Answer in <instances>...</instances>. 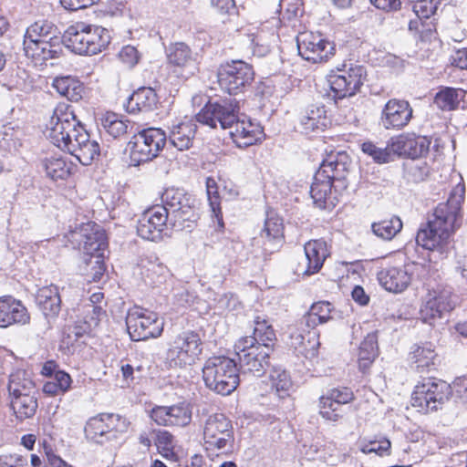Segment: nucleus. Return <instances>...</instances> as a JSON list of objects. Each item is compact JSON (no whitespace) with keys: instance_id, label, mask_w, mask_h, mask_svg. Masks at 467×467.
Segmentation results:
<instances>
[{"instance_id":"obj_1","label":"nucleus","mask_w":467,"mask_h":467,"mask_svg":"<svg viewBox=\"0 0 467 467\" xmlns=\"http://www.w3.org/2000/svg\"><path fill=\"white\" fill-rule=\"evenodd\" d=\"M465 187L458 183L451 192L446 202L438 204L424 228H420L416 236L419 245L431 251L441 249L451 234L458 226L462 203L464 200Z\"/></svg>"},{"instance_id":"obj_2","label":"nucleus","mask_w":467,"mask_h":467,"mask_svg":"<svg viewBox=\"0 0 467 467\" xmlns=\"http://www.w3.org/2000/svg\"><path fill=\"white\" fill-rule=\"evenodd\" d=\"M62 41L73 52L90 56L105 49L110 36L109 31L101 26L78 22L67 28Z\"/></svg>"},{"instance_id":"obj_3","label":"nucleus","mask_w":467,"mask_h":467,"mask_svg":"<svg viewBox=\"0 0 467 467\" xmlns=\"http://www.w3.org/2000/svg\"><path fill=\"white\" fill-rule=\"evenodd\" d=\"M338 157H342V155H329L323 161L314 175L310 194L314 202L319 207H326L334 182L339 183L341 187H346L345 179L348 168L345 162L338 161Z\"/></svg>"},{"instance_id":"obj_4","label":"nucleus","mask_w":467,"mask_h":467,"mask_svg":"<svg viewBox=\"0 0 467 467\" xmlns=\"http://www.w3.org/2000/svg\"><path fill=\"white\" fill-rule=\"evenodd\" d=\"M237 366L224 356L209 358L202 368L205 385L221 395L231 394L239 384Z\"/></svg>"},{"instance_id":"obj_5","label":"nucleus","mask_w":467,"mask_h":467,"mask_svg":"<svg viewBox=\"0 0 467 467\" xmlns=\"http://www.w3.org/2000/svg\"><path fill=\"white\" fill-rule=\"evenodd\" d=\"M202 435L204 448L210 455H227L234 451V428L223 414L210 415L204 422Z\"/></svg>"},{"instance_id":"obj_6","label":"nucleus","mask_w":467,"mask_h":467,"mask_svg":"<svg viewBox=\"0 0 467 467\" xmlns=\"http://www.w3.org/2000/svg\"><path fill=\"white\" fill-rule=\"evenodd\" d=\"M202 351L199 334L184 331L177 335L170 343L164 363L169 368H187L199 359Z\"/></svg>"},{"instance_id":"obj_7","label":"nucleus","mask_w":467,"mask_h":467,"mask_svg":"<svg viewBox=\"0 0 467 467\" xmlns=\"http://www.w3.org/2000/svg\"><path fill=\"white\" fill-rule=\"evenodd\" d=\"M451 394V385L446 381L427 378L419 382L412 392L411 405L422 413L441 409Z\"/></svg>"},{"instance_id":"obj_8","label":"nucleus","mask_w":467,"mask_h":467,"mask_svg":"<svg viewBox=\"0 0 467 467\" xmlns=\"http://www.w3.org/2000/svg\"><path fill=\"white\" fill-rule=\"evenodd\" d=\"M83 127L76 119L73 109L64 103L58 104L47 124V137L57 148L66 150L72 142L70 135H77Z\"/></svg>"},{"instance_id":"obj_9","label":"nucleus","mask_w":467,"mask_h":467,"mask_svg":"<svg viewBox=\"0 0 467 467\" xmlns=\"http://www.w3.org/2000/svg\"><path fill=\"white\" fill-rule=\"evenodd\" d=\"M240 370L244 375L261 377L269 366L270 346L255 344V339L243 337L234 344Z\"/></svg>"},{"instance_id":"obj_10","label":"nucleus","mask_w":467,"mask_h":467,"mask_svg":"<svg viewBox=\"0 0 467 467\" xmlns=\"http://www.w3.org/2000/svg\"><path fill=\"white\" fill-rule=\"evenodd\" d=\"M167 140L159 128H148L135 134L129 142L130 164L139 166L158 156Z\"/></svg>"},{"instance_id":"obj_11","label":"nucleus","mask_w":467,"mask_h":467,"mask_svg":"<svg viewBox=\"0 0 467 467\" xmlns=\"http://www.w3.org/2000/svg\"><path fill=\"white\" fill-rule=\"evenodd\" d=\"M127 329L133 341L159 337L163 331V321L155 312L134 307L126 317Z\"/></svg>"},{"instance_id":"obj_12","label":"nucleus","mask_w":467,"mask_h":467,"mask_svg":"<svg viewBox=\"0 0 467 467\" xmlns=\"http://www.w3.org/2000/svg\"><path fill=\"white\" fill-rule=\"evenodd\" d=\"M254 76L251 65L243 60H233L219 67L218 83L230 95H237L252 84Z\"/></svg>"},{"instance_id":"obj_13","label":"nucleus","mask_w":467,"mask_h":467,"mask_svg":"<svg viewBox=\"0 0 467 467\" xmlns=\"http://www.w3.org/2000/svg\"><path fill=\"white\" fill-rule=\"evenodd\" d=\"M162 206L173 218L174 224L182 226L185 222L192 223L198 218L195 208V200L181 189L169 188L161 196Z\"/></svg>"},{"instance_id":"obj_14","label":"nucleus","mask_w":467,"mask_h":467,"mask_svg":"<svg viewBox=\"0 0 467 467\" xmlns=\"http://www.w3.org/2000/svg\"><path fill=\"white\" fill-rule=\"evenodd\" d=\"M296 45L299 56L311 63L326 62L335 51L334 44L319 33H299L296 36Z\"/></svg>"},{"instance_id":"obj_15","label":"nucleus","mask_w":467,"mask_h":467,"mask_svg":"<svg viewBox=\"0 0 467 467\" xmlns=\"http://www.w3.org/2000/svg\"><path fill=\"white\" fill-rule=\"evenodd\" d=\"M365 78L362 66H351L348 69H339L327 76V82L334 97L343 99L351 97L360 88Z\"/></svg>"},{"instance_id":"obj_16","label":"nucleus","mask_w":467,"mask_h":467,"mask_svg":"<svg viewBox=\"0 0 467 467\" xmlns=\"http://www.w3.org/2000/svg\"><path fill=\"white\" fill-rule=\"evenodd\" d=\"M455 304L450 288L437 287L429 290L420 306L421 318L426 323H431L451 311Z\"/></svg>"},{"instance_id":"obj_17","label":"nucleus","mask_w":467,"mask_h":467,"mask_svg":"<svg viewBox=\"0 0 467 467\" xmlns=\"http://www.w3.org/2000/svg\"><path fill=\"white\" fill-rule=\"evenodd\" d=\"M74 242L78 243L83 253L91 257L103 255L108 246L104 230L95 223H87L71 234Z\"/></svg>"},{"instance_id":"obj_18","label":"nucleus","mask_w":467,"mask_h":467,"mask_svg":"<svg viewBox=\"0 0 467 467\" xmlns=\"http://www.w3.org/2000/svg\"><path fill=\"white\" fill-rule=\"evenodd\" d=\"M169 217V212L162 205L158 204L147 209L138 221V234L149 241L161 240Z\"/></svg>"},{"instance_id":"obj_19","label":"nucleus","mask_w":467,"mask_h":467,"mask_svg":"<svg viewBox=\"0 0 467 467\" xmlns=\"http://www.w3.org/2000/svg\"><path fill=\"white\" fill-rule=\"evenodd\" d=\"M236 109L237 106L231 102H209L196 115V119L211 128H216L219 124L223 130L231 129L238 117Z\"/></svg>"},{"instance_id":"obj_20","label":"nucleus","mask_w":467,"mask_h":467,"mask_svg":"<svg viewBox=\"0 0 467 467\" xmlns=\"http://www.w3.org/2000/svg\"><path fill=\"white\" fill-rule=\"evenodd\" d=\"M283 236V219L275 212L268 211L264 227L254 238V246L261 248L265 254H272L281 246Z\"/></svg>"},{"instance_id":"obj_21","label":"nucleus","mask_w":467,"mask_h":467,"mask_svg":"<svg viewBox=\"0 0 467 467\" xmlns=\"http://www.w3.org/2000/svg\"><path fill=\"white\" fill-rule=\"evenodd\" d=\"M431 144V137L415 132H404L392 138L389 146L393 153L417 159L428 154Z\"/></svg>"},{"instance_id":"obj_22","label":"nucleus","mask_w":467,"mask_h":467,"mask_svg":"<svg viewBox=\"0 0 467 467\" xmlns=\"http://www.w3.org/2000/svg\"><path fill=\"white\" fill-rule=\"evenodd\" d=\"M150 418L158 425L186 427L192 419V407L187 401L171 406H158L151 410Z\"/></svg>"},{"instance_id":"obj_23","label":"nucleus","mask_w":467,"mask_h":467,"mask_svg":"<svg viewBox=\"0 0 467 467\" xmlns=\"http://www.w3.org/2000/svg\"><path fill=\"white\" fill-rule=\"evenodd\" d=\"M413 109L404 99H391L382 109L380 124L386 130H401L409 124Z\"/></svg>"},{"instance_id":"obj_24","label":"nucleus","mask_w":467,"mask_h":467,"mask_svg":"<svg viewBox=\"0 0 467 467\" xmlns=\"http://www.w3.org/2000/svg\"><path fill=\"white\" fill-rule=\"evenodd\" d=\"M416 265L389 266L378 274V280L382 287L392 293H401L408 288L412 280Z\"/></svg>"},{"instance_id":"obj_25","label":"nucleus","mask_w":467,"mask_h":467,"mask_svg":"<svg viewBox=\"0 0 467 467\" xmlns=\"http://www.w3.org/2000/svg\"><path fill=\"white\" fill-rule=\"evenodd\" d=\"M167 58L172 71L184 78H188L198 71L197 58L184 43L171 46Z\"/></svg>"},{"instance_id":"obj_26","label":"nucleus","mask_w":467,"mask_h":467,"mask_svg":"<svg viewBox=\"0 0 467 467\" xmlns=\"http://www.w3.org/2000/svg\"><path fill=\"white\" fill-rule=\"evenodd\" d=\"M305 257L296 267L297 274L310 275L317 273L329 255L326 241L317 239L307 242L304 246Z\"/></svg>"},{"instance_id":"obj_27","label":"nucleus","mask_w":467,"mask_h":467,"mask_svg":"<svg viewBox=\"0 0 467 467\" xmlns=\"http://www.w3.org/2000/svg\"><path fill=\"white\" fill-rule=\"evenodd\" d=\"M230 136L239 148L255 144L263 139V128L245 115L238 116L230 129Z\"/></svg>"},{"instance_id":"obj_28","label":"nucleus","mask_w":467,"mask_h":467,"mask_svg":"<svg viewBox=\"0 0 467 467\" xmlns=\"http://www.w3.org/2000/svg\"><path fill=\"white\" fill-rule=\"evenodd\" d=\"M354 399L348 388L332 389L319 400V413L327 420L337 421L341 417L340 407Z\"/></svg>"},{"instance_id":"obj_29","label":"nucleus","mask_w":467,"mask_h":467,"mask_svg":"<svg viewBox=\"0 0 467 467\" xmlns=\"http://www.w3.org/2000/svg\"><path fill=\"white\" fill-rule=\"evenodd\" d=\"M66 150L75 156L83 165H89L100 152L97 140H90L89 134L83 127L78 128L74 140Z\"/></svg>"},{"instance_id":"obj_30","label":"nucleus","mask_w":467,"mask_h":467,"mask_svg":"<svg viewBox=\"0 0 467 467\" xmlns=\"http://www.w3.org/2000/svg\"><path fill=\"white\" fill-rule=\"evenodd\" d=\"M24 50L26 56L30 57L35 64H42L48 59L57 58L62 53V43L60 38H53L51 41L24 40Z\"/></svg>"},{"instance_id":"obj_31","label":"nucleus","mask_w":467,"mask_h":467,"mask_svg":"<svg viewBox=\"0 0 467 467\" xmlns=\"http://www.w3.org/2000/svg\"><path fill=\"white\" fill-rule=\"evenodd\" d=\"M29 319L27 309L20 301L12 296L0 297V327L25 325Z\"/></svg>"},{"instance_id":"obj_32","label":"nucleus","mask_w":467,"mask_h":467,"mask_svg":"<svg viewBox=\"0 0 467 467\" xmlns=\"http://www.w3.org/2000/svg\"><path fill=\"white\" fill-rule=\"evenodd\" d=\"M158 104V96L151 88H140L134 91L127 99L125 104L129 113L150 112L156 109Z\"/></svg>"},{"instance_id":"obj_33","label":"nucleus","mask_w":467,"mask_h":467,"mask_svg":"<svg viewBox=\"0 0 467 467\" xmlns=\"http://www.w3.org/2000/svg\"><path fill=\"white\" fill-rule=\"evenodd\" d=\"M36 302L46 317H57L61 308L58 287L49 285L39 288L36 295Z\"/></svg>"},{"instance_id":"obj_34","label":"nucleus","mask_w":467,"mask_h":467,"mask_svg":"<svg viewBox=\"0 0 467 467\" xmlns=\"http://www.w3.org/2000/svg\"><path fill=\"white\" fill-rule=\"evenodd\" d=\"M195 132L196 125L192 119H185L172 125L169 135V141L178 150H188L192 145Z\"/></svg>"},{"instance_id":"obj_35","label":"nucleus","mask_w":467,"mask_h":467,"mask_svg":"<svg viewBox=\"0 0 467 467\" xmlns=\"http://www.w3.org/2000/svg\"><path fill=\"white\" fill-rule=\"evenodd\" d=\"M327 123L324 106H311L300 119L302 130L306 134L324 130Z\"/></svg>"},{"instance_id":"obj_36","label":"nucleus","mask_w":467,"mask_h":467,"mask_svg":"<svg viewBox=\"0 0 467 467\" xmlns=\"http://www.w3.org/2000/svg\"><path fill=\"white\" fill-rule=\"evenodd\" d=\"M141 275L151 285H161L171 276L170 270L158 258L141 261Z\"/></svg>"},{"instance_id":"obj_37","label":"nucleus","mask_w":467,"mask_h":467,"mask_svg":"<svg viewBox=\"0 0 467 467\" xmlns=\"http://www.w3.org/2000/svg\"><path fill=\"white\" fill-rule=\"evenodd\" d=\"M52 87L70 101H78L82 99L84 92L83 85L70 76L57 77L53 80Z\"/></svg>"},{"instance_id":"obj_38","label":"nucleus","mask_w":467,"mask_h":467,"mask_svg":"<svg viewBox=\"0 0 467 467\" xmlns=\"http://www.w3.org/2000/svg\"><path fill=\"white\" fill-rule=\"evenodd\" d=\"M8 391L10 397L36 393L29 373L23 369H17L10 375Z\"/></svg>"},{"instance_id":"obj_39","label":"nucleus","mask_w":467,"mask_h":467,"mask_svg":"<svg viewBox=\"0 0 467 467\" xmlns=\"http://www.w3.org/2000/svg\"><path fill=\"white\" fill-rule=\"evenodd\" d=\"M11 409L20 420L32 418L37 409L36 394L11 397Z\"/></svg>"},{"instance_id":"obj_40","label":"nucleus","mask_w":467,"mask_h":467,"mask_svg":"<svg viewBox=\"0 0 467 467\" xmlns=\"http://www.w3.org/2000/svg\"><path fill=\"white\" fill-rule=\"evenodd\" d=\"M378 355V337L376 332L367 335L361 342L358 354V363L361 370H366L374 361Z\"/></svg>"},{"instance_id":"obj_41","label":"nucleus","mask_w":467,"mask_h":467,"mask_svg":"<svg viewBox=\"0 0 467 467\" xmlns=\"http://www.w3.org/2000/svg\"><path fill=\"white\" fill-rule=\"evenodd\" d=\"M331 304L321 301L311 306L309 311L303 317V322L307 327L314 328L331 319Z\"/></svg>"},{"instance_id":"obj_42","label":"nucleus","mask_w":467,"mask_h":467,"mask_svg":"<svg viewBox=\"0 0 467 467\" xmlns=\"http://www.w3.org/2000/svg\"><path fill=\"white\" fill-rule=\"evenodd\" d=\"M47 175L54 181L67 179L72 170V163L64 157H50L43 161Z\"/></svg>"},{"instance_id":"obj_43","label":"nucleus","mask_w":467,"mask_h":467,"mask_svg":"<svg viewBox=\"0 0 467 467\" xmlns=\"http://www.w3.org/2000/svg\"><path fill=\"white\" fill-rule=\"evenodd\" d=\"M410 358L419 372H426L435 366L436 354L431 345L417 346L410 353Z\"/></svg>"},{"instance_id":"obj_44","label":"nucleus","mask_w":467,"mask_h":467,"mask_svg":"<svg viewBox=\"0 0 467 467\" xmlns=\"http://www.w3.org/2000/svg\"><path fill=\"white\" fill-rule=\"evenodd\" d=\"M101 126L105 131L114 139L120 138L128 133L129 128H131L129 120L120 119L113 112L105 113L100 119Z\"/></svg>"},{"instance_id":"obj_45","label":"nucleus","mask_w":467,"mask_h":467,"mask_svg":"<svg viewBox=\"0 0 467 467\" xmlns=\"http://www.w3.org/2000/svg\"><path fill=\"white\" fill-rule=\"evenodd\" d=\"M57 28L53 24L47 21H37L31 25L26 32L24 40L36 41H51L53 38H59L56 36Z\"/></svg>"},{"instance_id":"obj_46","label":"nucleus","mask_w":467,"mask_h":467,"mask_svg":"<svg viewBox=\"0 0 467 467\" xmlns=\"http://www.w3.org/2000/svg\"><path fill=\"white\" fill-rule=\"evenodd\" d=\"M464 96V91L453 88H445L439 91L434 99V103L442 110H453L460 104Z\"/></svg>"},{"instance_id":"obj_47","label":"nucleus","mask_w":467,"mask_h":467,"mask_svg":"<svg viewBox=\"0 0 467 467\" xmlns=\"http://www.w3.org/2000/svg\"><path fill=\"white\" fill-rule=\"evenodd\" d=\"M107 414H99L88 420L85 426V434L87 438L96 441L102 442V438L108 440L109 429L108 420L105 419Z\"/></svg>"},{"instance_id":"obj_48","label":"nucleus","mask_w":467,"mask_h":467,"mask_svg":"<svg viewBox=\"0 0 467 467\" xmlns=\"http://www.w3.org/2000/svg\"><path fill=\"white\" fill-rule=\"evenodd\" d=\"M373 233L383 240H391L401 229L402 222L397 216L374 223L371 226Z\"/></svg>"},{"instance_id":"obj_49","label":"nucleus","mask_w":467,"mask_h":467,"mask_svg":"<svg viewBox=\"0 0 467 467\" xmlns=\"http://www.w3.org/2000/svg\"><path fill=\"white\" fill-rule=\"evenodd\" d=\"M271 389L280 397L285 398L292 387L288 373L281 368H274L270 373Z\"/></svg>"},{"instance_id":"obj_50","label":"nucleus","mask_w":467,"mask_h":467,"mask_svg":"<svg viewBox=\"0 0 467 467\" xmlns=\"http://www.w3.org/2000/svg\"><path fill=\"white\" fill-rule=\"evenodd\" d=\"M250 337L255 339V344L265 347L270 346L269 343L275 340V333L266 319L256 317L254 319V336Z\"/></svg>"},{"instance_id":"obj_51","label":"nucleus","mask_w":467,"mask_h":467,"mask_svg":"<svg viewBox=\"0 0 467 467\" xmlns=\"http://www.w3.org/2000/svg\"><path fill=\"white\" fill-rule=\"evenodd\" d=\"M206 191L208 195L209 203L214 217L217 219L220 226L223 225L222 213L220 209V202L218 196V187L214 179L207 178Z\"/></svg>"},{"instance_id":"obj_52","label":"nucleus","mask_w":467,"mask_h":467,"mask_svg":"<svg viewBox=\"0 0 467 467\" xmlns=\"http://www.w3.org/2000/svg\"><path fill=\"white\" fill-rule=\"evenodd\" d=\"M362 151L370 156L378 163H386L391 160L390 146L386 148H379L370 141H366L361 145Z\"/></svg>"},{"instance_id":"obj_53","label":"nucleus","mask_w":467,"mask_h":467,"mask_svg":"<svg viewBox=\"0 0 467 467\" xmlns=\"http://www.w3.org/2000/svg\"><path fill=\"white\" fill-rule=\"evenodd\" d=\"M105 419L108 420L109 436L108 441L115 440L119 434L128 431L129 421L118 414H107Z\"/></svg>"},{"instance_id":"obj_54","label":"nucleus","mask_w":467,"mask_h":467,"mask_svg":"<svg viewBox=\"0 0 467 467\" xmlns=\"http://www.w3.org/2000/svg\"><path fill=\"white\" fill-rule=\"evenodd\" d=\"M155 442L158 450L164 457L172 458L174 456V437L169 431H158Z\"/></svg>"},{"instance_id":"obj_55","label":"nucleus","mask_w":467,"mask_h":467,"mask_svg":"<svg viewBox=\"0 0 467 467\" xmlns=\"http://www.w3.org/2000/svg\"><path fill=\"white\" fill-rule=\"evenodd\" d=\"M390 441L387 439H381L379 441H370L365 443L361 447L363 453H376L379 456H385L390 454Z\"/></svg>"},{"instance_id":"obj_56","label":"nucleus","mask_w":467,"mask_h":467,"mask_svg":"<svg viewBox=\"0 0 467 467\" xmlns=\"http://www.w3.org/2000/svg\"><path fill=\"white\" fill-rule=\"evenodd\" d=\"M318 335L315 331H308L306 333V341L300 348V353L306 358H313L317 355V349L319 347Z\"/></svg>"},{"instance_id":"obj_57","label":"nucleus","mask_w":467,"mask_h":467,"mask_svg":"<svg viewBox=\"0 0 467 467\" xmlns=\"http://www.w3.org/2000/svg\"><path fill=\"white\" fill-rule=\"evenodd\" d=\"M12 88L29 93L34 88V80L26 70H18L13 79Z\"/></svg>"},{"instance_id":"obj_58","label":"nucleus","mask_w":467,"mask_h":467,"mask_svg":"<svg viewBox=\"0 0 467 467\" xmlns=\"http://www.w3.org/2000/svg\"><path fill=\"white\" fill-rule=\"evenodd\" d=\"M436 10L437 3L434 0H420L413 5V11L419 18H429Z\"/></svg>"},{"instance_id":"obj_59","label":"nucleus","mask_w":467,"mask_h":467,"mask_svg":"<svg viewBox=\"0 0 467 467\" xmlns=\"http://www.w3.org/2000/svg\"><path fill=\"white\" fill-rule=\"evenodd\" d=\"M119 58L127 67H132L139 62L140 54L135 47L127 45L119 52Z\"/></svg>"},{"instance_id":"obj_60","label":"nucleus","mask_w":467,"mask_h":467,"mask_svg":"<svg viewBox=\"0 0 467 467\" xmlns=\"http://www.w3.org/2000/svg\"><path fill=\"white\" fill-rule=\"evenodd\" d=\"M87 315L85 316V323L89 327H95L105 316V311L100 306L88 305Z\"/></svg>"},{"instance_id":"obj_61","label":"nucleus","mask_w":467,"mask_h":467,"mask_svg":"<svg viewBox=\"0 0 467 467\" xmlns=\"http://www.w3.org/2000/svg\"><path fill=\"white\" fill-rule=\"evenodd\" d=\"M238 305L237 297L232 293L223 294L217 300V308L221 311L234 310Z\"/></svg>"},{"instance_id":"obj_62","label":"nucleus","mask_w":467,"mask_h":467,"mask_svg":"<svg viewBox=\"0 0 467 467\" xmlns=\"http://www.w3.org/2000/svg\"><path fill=\"white\" fill-rule=\"evenodd\" d=\"M99 0H60L62 6L70 11H77L91 6Z\"/></svg>"},{"instance_id":"obj_63","label":"nucleus","mask_w":467,"mask_h":467,"mask_svg":"<svg viewBox=\"0 0 467 467\" xmlns=\"http://www.w3.org/2000/svg\"><path fill=\"white\" fill-rule=\"evenodd\" d=\"M451 65L467 69V48L458 49L451 55Z\"/></svg>"},{"instance_id":"obj_64","label":"nucleus","mask_w":467,"mask_h":467,"mask_svg":"<svg viewBox=\"0 0 467 467\" xmlns=\"http://www.w3.org/2000/svg\"><path fill=\"white\" fill-rule=\"evenodd\" d=\"M53 380L56 384L60 388L62 392H66L71 385V378L70 376L64 371H57L55 372Z\"/></svg>"}]
</instances>
